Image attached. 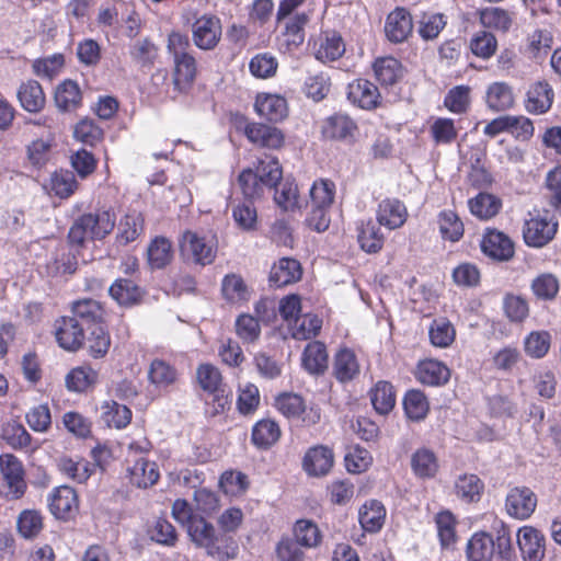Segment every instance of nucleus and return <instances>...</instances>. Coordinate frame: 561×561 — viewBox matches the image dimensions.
<instances>
[{"mask_svg": "<svg viewBox=\"0 0 561 561\" xmlns=\"http://www.w3.org/2000/svg\"><path fill=\"white\" fill-rule=\"evenodd\" d=\"M116 226V214L112 206L96 207L83 213L71 224L66 242L76 248H87L88 241H102Z\"/></svg>", "mask_w": 561, "mask_h": 561, "instance_id": "f257e3e1", "label": "nucleus"}, {"mask_svg": "<svg viewBox=\"0 0 561 561\" xmlns=\"http://www.w3.org/2000/svg\"><path fill=\"white\" fill-rule=\"evenodd\" d=\"M465 553L467 561H513L516 557L511 530L504 524L495 529L494 535L483 530L473 533Z\"/></svg>", "mask_w": 561, "mask_h": 561, "instance_id": "f03ea898", "label": "nucleus"}, {"mask_svg": "<svg viewBox=\"0 0 561 561\" xmlns=\"http://www.w3.org/2000/svg\"><path fill=\"white\" fill-rule=\"evenodd\" d=\"M191 43L186 34L173 31L168 35L167 50L172 57V84L178 93H188L197 77V61L190 50Z\"/></svg>", "mask_w": 561, "mask_h": 561, "instance_id": "7ed1b4c3", "label": "nucleus"}, {"mask_svg": "<svg viewBox=\"0 0 561 561\" xmlns=\"http://www.w3.org/2000/svg\"><path fill=\"white\" fill-rule=\"evenodd\" d=\"M196 381L204 392L213 397L210 412L213 416L230 409L231 392L217 366L210 363L199 364L196 368Z\"/></svg>", "mask_w": 561, "mask_h": 561, "instance_id": "20e7f679", "label": "nucleus"}, {"mask_svg": "<svg viewBox=\"0 0 561 561\" xmlns=\"http://www.w3.org/2000/svg\"><path fill=\"white\" fill-rule=\"evenodd\" d=\"M274 407L284 417L297 421L304 427L313 426L321 420V409L318 405H307L301 396L293 392L278 394Z\"/></svg>", "mask_w": 561, "mask_h": 561, "instance_id": "39448f33", "label": "nucleus"}, {"mask_svg": "<svg viewBox=\"0 0 561 561\" xmlns=\"http://www.w3.org/2000/svg\"><path fill=\"white\" fill-rule=\"evenodd\" d=\"M359 134L357 122L345 112H335L321 121V139L329 142L354 145Z\"/></svg>", "mask_w": 561, "mask_h": 561, "instance_id": "423d86ee", "label": "nucleus"}, {"mask_svg": "<svg viewBox=\"0 0 561 561\" xmlns=\"http://www.w3.org/2000/svg\"><path fill=\"white\" fill-rule=\"evenodd\" d=\"M523 225V239L528 247L542 248L552 241L559 224L548 210L529 213Z\"/></svg>", "mask_w": 561, "mask_h": 561, "instance_id": "0eeeda50", "label": "nucleus"}, {"mask_svg": "<svg viewBox=\"0 0 561 561\" xmlns=\"http://www.w3.org/2000/svg\"><path fill=\"white\" fill-rule=\"evenodd\" d=\"M180 254L184 260L205 266L216 259L217 247L205 236L193 230H185L179 239Z\"/></svg>", "mask_w": 561, "mask_h": 561, "instance_id": "6e6552de", "label": "nucleus"}, {"mask_svg": "<svg viewBox=\"0 0 561 561\" xmlns=\"http://www.w3.org/2000/svg\"><path fill=\"white\" fill-rule=\"evenodd\" d=\"M194 45L205 51L218 47L222 37V23L218 15L204 13L196 16L191 26Z\"/></svg>", "mask_w": 561, "mask_h": 561, "instance_id": "1a4fd4ad", "label": "nucleus"}, {"mask_svg": "<svg viewBox=\"0 0 561 561\" xmlns=\"http://www.w3.org/2000/svg\"><path fill=\"white\" fill-rule=\"evenodd\" d=\"M57 345L69 353H77L84 346V328L73 316H60L54 320L51 331Z\"/></svg>", "mask_w": 561, "mask_h": 561, "instance_id": "9d476101", "label": "nucleus"}, {"mask_svg": "<svg viewBox=\"0 0 561 561\" xmlns=\"http://www.w3.org/2000/svg\"><path fill=\"white\" fill-rule=\"evenodd\" d=\"M243 123V135L255 147L280 150L285 146L286 136L280 128L259 122H247L245 119Z\"/></svg>", "mask_w": 561, "mask_h": 561, "instance_id": "9b49d317", "label": "nucleus"}, {"mask_svg": "<svg viewBox=\"0 0 561 561\" xmlns=\"http://www.w3.org/2000/svg\"><path fill=\"white\" fill-rule=\"evenodd\" d=\"M0 471L8 488L7 497L19 500L24 496L27 483L22 461L13 454L0 455Z\"/></svg>", "mask_w": 561, "mask_h": 561, "instance_id": "f8f14e48", "label": "nucleus"}, {"mask_svg": "<svg viewBox=\"0 0 561 561\" xmlns=\"http://www.w3.org/2000/svg\"><path fill=\"white\" fill-rule=\"evenodd\" d=\"M481 252L494 262H510L515 256V243L503 231L486 228L480 241Z\"/></svg>", "mask_w": 561, "mask_h": 561, "instance_id": "ddd939ff", "label": "nucleus"}, {"mask_svg": "<svg viewBox=\"0 0 561 561\" xmlns=\"http://www.w3.org/2000/svg\"><path fill=\"white\" fill-rule=\"evenodd\" d=\"M309 45L314 58L322 64L339 60L346 49L342 35L334 30L321 31Z\"/></svg>", "mask_w": 561, "mask_h": 561, "instance_id": "4468645a", "label": "nucleus"}, {"mask_svg": "<svg viewBox=\"0 0 561 561\" xmlns=\"http://www.w3.org/2000/svg\"><path fill=\"white\" fill-rule=\"evenodd\" d=\"M48 508L57 519L69 522L79 513V497L76 490L69 485H60L50 492Z\"/></svg>", "mask_w": 561, "mask_h": 561, "instance_id": "2eb2a0df", "label": "nucleus"}, {"mask_svg": "<svg viewBox=\"0 0 561 561\" xmlns=\"http://www.w3.org/2000/svg\"><path fill=\"white\" fill-rule=\"evenodd\" d=\"M412 14L405 7H396L391 10L385 21L383 32L391 44H402L413 34Z\"/></svg>", "mask_w": 561, "mask_h": 561, "instance_id": "dca6fc26", "label": "nucleus"}, {"mask_svg": "<svg viewBox=\"0 0 561 561\" xmlns=\"http://www.w3.org/2000/svg\"><path fill=\"white\" fill-rule=\"evenodd\" d=\"M70 311L85 331L99 325H107V310L104 302L92 298H80L70 305Z\"/></svg>", "mask_w": 561, "mask_h": 561, "instance_id": "f3484780", "label": "nucleus"}, {"mask_svg": "<svg viewBox=\"0 0 561 561\" xmlns=\"http://www.w3.org/2000/svg\"><path fill=\"white\" fill-rule=\"evenodd\" d=\"M310 22L309 12H297L288 20H284V27L278 36L280 49L286 53L297 50L305 42L306 26Z\"/></svg>", "mask_w": 561, "mask_h": 561, "instance_id": "a211bd4d", "label": "nucleus"}, {"mask_svg": "<svg viewBox=\"0 0 561 561\" xmlns=\"http://www.w3.org/2000/svg\"><path fill=\"white\" fill-rule=\"evenodd\" d=\"M537 507V495L528 486L512 488L505 499L507 514L516 519H528Z\"/></svg>", "mask_w": 561, "mask_h": 561, "instance_id": "6ab92c4d", "label": "nucleus"}, {"mask_svg": "<svg viewBox=\"0 0 561 561\" xmlns=\"http://www.w3.org/2000/svg\"><path fill=\"white\" fill-rule=\"evenodd\" d=\"M347 99L354 105L365 111L378 108L382 96L376 84L367 79H356L347 87Z\"/></svg>", "mask_w": 561, "mask_h": 561, "instance_id": "aec40b11", "label": "nucleus"}, {"mask_svg": "<svg viewBox=\"0 0 561 561\" xmlns=\"http://www.w3.org/2000/svg\"><path fill=\"white\" fill-rule=\"evenodd\" d=\"M87 248H76L67 242L65 248L58 249L55 256L46 264V274L49 277L73 275L79 265V257Z\"/></svg>", "mask_w": 561, "mask_h": 561, "instance_id": "412c9836", "label": "nucleus"}, {"mask_svg": "<svg viewBox=\"0 0 561 561\" xmlns=\"http://www.w3.org/2000/svg\"><path fill=\"white\" fill-rule=\"evenodd\" d=\"M254 110L260 117L270 123L283 122L288 116L287 100L279 94L257 93Z\"/></svg>", "mask_w": 561, "mask_h": 561, "instance_id": "4be33fe9", "label": "nucleus"}, {"mask_svg": "<svg viewBox=\"0 0 561 561\" xmlns=\"http://www.w3.org/2000/svg\"><path fill=\"white\" fill-rule=\"evenodd\" d=\"M517 543L524 561H541L545 557L546 538L533 526H523L518 529Z\"/></svg>", "mask_w": 561, "mask_h": 561, "instance_id": "5701e85b", "label": "nucleus"}, {"mask_svg": "<svg viewBox=\"0 0 561 561\" xmlns=\"http://www.w3.org/2000/svg\"><path fill=\"white\" fill-rule=\"evenodd\" d=\"M554 101V91L546 81L531 83L526 91L524 106L533 115H541L550 111Z\"/></svg>", "mask_w": 561, "mask_h": 561, "instance_id": "b1692460", "label": "nucleus"}, {"mask_svg": "<svg viewBox=\"0 0 561 561\" xmlns=\"http://www.w3.org/2000/svg\"><path fill=\"white\" fill-rule=\"evenodd\" d=\"M110 297L122 308H131L142 302L146 291L133 279L118 277L108 287Z\"/></svg>", "mask_w": 561, "mask_h": 561, "instance_id": "393cba45", "label": "nucleus"}, {"mask_svg": "<svg viewBox=\"0 0 561 561\" xmlns=\"http://www.w3.org/2000/svg\"><path fill=\"white\" fill-rule=\"evenodd\" d=\"M145 232V217L140 211L130 210L121 217L117 224L115 243L127 247L137 241Z\"/></svg>", "mask_w": 561, "mask_h": 561, "instance_id": "a878e982", "label": "nucleus"}, {"mask_svg": "<svg viewBox=\"0 0 561 561\" xmlns=\"http://www.w3.org/2000/svg\"><path fill=\"white\" fill-rule=\"evenodd\" d=\"M414 376L422 385L440 387L449 381L450 369L440 360L426 358L417 363Z\"/></svg>", "mask_w": 561, "mask_h": 561, "instance_id": "bb28decb", "label": "nucleus"}, {"mask_svg": "<svg viewBox=\"0 0 561 561\" xmlns=\"http://www.w3.org/2000/svg\"><path fill=\"white\" fill-rule=\"evenodd\" d=\"M334 463L333 450L324 445L310 447L304 457L302 467L312 477H322L329 473Z\"/></svg>", "mask_w": 561, "mask_h": 561, "instance_id": "cd10ccee", "label": "nucleus"}, {"mask_svg": "<svg viewBox=\"0 0 561 561\" xmlns=\"http://www.w3.org/2000/svg\"><path fill=\"white\" fill-rule=\"evenodd\" d=\"M409 213L403 202L398 198H385L378 204L376 211L377 222L388 229H398L402 227Z\"/></svg>", "mask_w": 561, "mask_h": 561, "instance_id": "c85d7f7f", "label": "nucleus"}, {"mask_svg": "<svg viewBox=\"0 0 561 561\" xmlns=\"http://www.w3.org/2000/svg\"><path fill=\"white\" fill-rule=\"evenodd\" d=\"M360 373L355 352L348 347H341L333 357L332 376L340 383H347L354 380Z\"/></svg>", "mask_w": 561, "mask_h": 561, "instance_id": "c756f323", "label": "nucleus"}, {"mask_svg": "<svg viewBox=\"0 0 561 561\" xmlns=\"http://www.w3.org/2000/svg\"><path fill=\"white\" fill-rule=\"evenodd\" d=\"M99 371L90 363L71 368L65 377V385L68 391L75 393H87L96 386Z\"/></svg>", "mask_w": 561, "mask_h": 561, "instance_id": "7c9ffc66", "label": "nucleus"}, {"mask_svg": "<svg viewBox=\"0 0 561 561\" xmlns=\"http://www.w3.org/2000/svg\"><path fill=\"white\" fill-rule=\"evenodd\" d=\"M411 471L420 480L434 479L439 472V460L434 450L427 447L417 448L411 456Z\"/></svg>", "mask_w": 561, "mask_h": 561, "instance_id": "2f4dec72", "label": "nucleus"}, {"mask_svg": "<svg viewBox=\"0 0 561 561\" xmlns=\"http://www.w3.org/2000/svg\"><path fill=\"white\" fill-rule=\"evenodd\" d=\"M127 471L130 484L140 489L154 485L160 478L157 463L144 456L134 459L133 465L128 467Z\"/></svg>", "mask_w": 561, "mask_h": 561, "instance_id": "473e14b6", "label": "nucleus"}, {"mask_svg": "<svg viewBox=\"0 0 561 561\" xmlns=\"http://www.w3.org/2000/svg\"><path fill=\"white\" fill-rule=\"evenodd\" d=\"M302 268L299 261L293 257H282L274 263L270 272L271 286L280 288L300 280Z\"/></svg>", "mask_w": 561, "mask_h": 561, "instance_id": "72a5a7b5", "label": "nucleus"}, {"mask_svg": "<svg viewBox=\"0 0 561 561\" xmlns=\"http://www.w3.org/2000/svg\"><path fill=\"white\" fill-rule=\"evenodd\" d=\"M111 346L112 336L108 325H99L85 331L83 348L92 359L99 360L105 358Z\"/></svg>", "mask_w": 561, "mask_h": 561, "instance_id": "f704fd0d", "label": "nucleus"}, {"mask_svg": "<svg viewBox=\"0 0 561 561\" xmlns=\"http://www.w3.org/2000/svg\"><path fill=\"white\" fill-rule=\"evenodd\" d=\"M82 91L77 81L66 79L57 84L54 102L60 112H73L82 105Z\"/></svg>", "mask_w": 561, "mask_h": 561, "instance_id": "c9c22d12", "label": "nucleus"}, {"mask_svg": "<svg viewBox=\"0 0 561 561\" xmlns=\"http://www.w3.org/2000/svg\"><path fill=\"white\" fill-rule=\"evenodd\" d=\"M373 70L376 80L382 87L394 85L403 78L404 75V67L402 62L392 56L376 58L373 62Z\"/></svg>", "mask_w": 561, "mask_h": 561, "instance_id": "e433bc0d", "label": "nucleus"}, {"mask_svg": "<svg viewBox=\"0 0 561 561\" xmlns=\"http://www.w3.org/2000/svg\"><path fill=\"white\" fill-rule=\"evenodd\" d=\"M386 515L385 505L380 501L371 499L360 506L358 522L366 533L376 534L383 527Z\"/></svg>", "mask_w": 561, "mask_h": 561, "instance_id": "4c0bfd02", "label": "nucleus"}, {"mask_svg": "<svg viewBox=\"0 0 561 561\" xmlns=\"http://www.w3.org/2000/svg\"><path fill=\"white\" fill-rule=\"evenodd\" d=\"M374 410L380 415L389 414L396 407L397 393L388 380H378L368 391Z\"/></svg>", "mask_w": 561, "mask_h": 561, "instance_id": "58836bf2", "label": "nucleus"}, {"mask_svg": "<svg viewBox=\"0 0 561 561\" xmlns=\"http://www.w3.org/2000/svg\"><path fill=\"white\" fill-rule=\"evenodd\" d=\"M16 96L22 108L28 113H38L46 104L44 90L41 83L34 79L22 82Z\"/></svg>", "mask_w": 561, "mask_h": 561, "instance_id": "ea45409f", "label": "nucleus"}, {"mask_svg": "<svg viewBox=\"0 0 561 561\" xmlns=\"http://www.w3.org/2000/svg\"><path fill=\"white\" fill-rule=\"evenodd\" d=\"M174 257L172 242L163 236L150 240L147 248V263L151 270L165 268Z\"/></svg>", "mask_w": 561, "mask_h": 561, "instance_id": "a19ab883", "label": "nucleus"}, {"mask_svg": "<svg viewBox=\"0 0 561 561\" xmlns=\"http://www.w3.org/2000/svg\"><path fill=\"white\" fill-rule=\"evenodd\" d=\"M1 439L14 450L33 449V437L25 426L18 420L4 422L0 431Z\"/></svg>", "mask_w": 561, "mask_h": 561, "instance_id": "79ce46f5", "label": "nucleus"}, {"mask_svg": "<svg viewBox=\"0 0 561 561\" xmlns=\"http://www.w3.org/2000/svg\"><path fill=\"white\" fill-rule=\"evenodd\" d=\"M280 436L282 430L276 421L262 419L252 427L251 442L256 448L267 450L279 440Z\"/></svg>", "mask_w": 561, "mask_h": 561, "instance_id": "37998d69", "label": "nucleus"}, {"mask_svg": "<svg viewBox=\"0 0 561 561\" xmlns=\"http://www.w3.org/2000/svg\"><path fill=\"white\" fill-rule=\"evenodd\" d=\"M484 482L474 473L460 474L454 485L456 496L463 503H478L484 492Z\"/></svg>", "mask_w": 561, "mask_h": 561, "instance_id": "c03bdc74", "label": "nucleus"}, {"mask_svg": "<svg viewBox=\"0 0 561 561\" xmlns=\"http://www.w3.org/2000/svg\"><path fill=\"white\" fill-rule=\"evenodd\" d=\"M380 226L371 219L357 225V242L366 253H378L382 249L385 236Z\"/></svg>", "mask_w": 561, "mask_h": 561, "instance_id": "a18cd8bd", "label": "nucleus"}, {"mask_svg": "<svg viewBox=\"0 0 561 561\" xmlns=\"http://www.w3.org/2000/svg\"><path fill=\"white\" fill-rule=\"evenodd\" d=\"M57 468L64 476L77 483H85L94 472V465L82 457H60Z\"/></svg>", "mask_w": 561, "mask_h": 561, "instance_id": "49530a36", "label": "nucleus"}, {"mask_svg": "<svg viewBox=\"0 0 561 561\" xmlns=\"http://www.w3.org/2000/svg\"><path fill=\"white\" fill-rule=\"evenodd\" d=\"M302 365L310 374L322 375L328 369L327 346L320 341L309 342L302 353Z\"/></svg>", "mask_w": 561, "mask_h": 561, "instance_id": "de8ad7c7", "label": "nucleus"}, {"mask_svg": "<svg viewBox=\"0 0 561 561\" xmlns=\"http://www.w3.org/2000/svg\"><path fill=\"white\" fill-rule=\"evenodd\" d=\"M502 201L490 193H479L468 201V207L472 216L480 220H489L495 217L502 209Z\"/></svg>", "mask_w": 561, "mask_h": 561, "instance_id": "09e8293b", "label": "nucleus"}, {"mask_svg": "<svg viewBox=\"0 0 561 561\" xmlns=\"http://www.w3.org/2000/svg\"><path fill=\"white\" fill-rule=\"evenodd\" d=\"M79 183L69 170H58L51 173L45 188L50 195L61 199L69 198L78 190Z\"/></svg>", "mask_w": 561, "mask_h": 561, "instance_id": "8fccbe9b", "label": "nucleus"}, {"mask_svg": "<svg viewBox=\"0 0 561 561\" xmlns=\"http://www.w3.org/2000/svg\"><path fill=\"white\" fill-rule=\"evenodd\" d=\"M101 419L108 427L122 430L127 427L133 419L131 410L115 400H106L101 404Z\"/></svg>", "mask_w": 561, "mask_h": 561, "instance_id": "3c124183", "label": "nucleus"}, {"mask_svg": "<svg viewBox=\"0 0 561 561\" xmlns=\"http://www.w3.org/2000/svg\"><path fill=\"white\" fill-rule=\"evenodd\" d=\"M405 416L413 422L423 421L430 413V401L420 389L408 390L402 400Z\"/></svg>", "mask_w": 561, "mask_h": 561, "instance_id": "603ef678", "label": "nucleus"}, {"mask_svg": "<svg viewBox=\"0 0 561 561\" xmlns=\"http://www.w3.org/2000/svg\"><path fill=\"white\" fill-rule=\"evenodd\" d=\"M221 294L230 305L240 306L250 298V290L243 278L234 273L227 274L221 282Z\"/></svg>", "mask_w": 561, "mask_h": 561, "instance_id": "864d4df0", "label": "nucleus"}, {"mask_svg": "<svg viewBox=\"0 0 561 561\" xmlns=\"http://www.w3.org/2000/svg\"><path fill=\"white\" fill-rule=\"evenodd\" d=\"M479 21L485 28H492L500 32H507L512 24L513 12L501 7H488L478 11Z\"/></svg>", "mask_w": 561, "mask_h": 561, "instance_id": "5fc2aeb1", "label": "nucleus"}, {"mask_svg": "<svg viewBox=\"0 0 561 561\" xmlns=\"http://www.w3.org/2000/svg\"><path fill=\"white\" fill-rule=\"evenodd\" d=\"M485 101L494 112L510 110L515 103L512 87L506 82H493L486 90Z\"/></svg>", "mask_w": 561, "mask_h": 561, "instance_id": "6e6d98bb", "label": "nucleus"}, {"mask_svg": "<svg viewBox=\"0 0 561 561\" xmlns=\"http://www.w3.org/2000/svg\"><path fill=\"white\" fill-rule=\"evenodd\" d=\"M274 188V202L283 211L300 209V195L295 181H280Z\"/></svg>", "mask_w": 561, "mask_h": 561, "instance_id": "4d7b16f0", "label": "nucleus"}, {"mask_svg": "<svg viewBox=\"0 0 561 561\" xmlns=\"http://www.w3.org/2000/svg\"><path fill=\"white\" fill-rule=\"evenodd\" d=\"M437 537L443 548H449L457 541V518L449 510L439 511L434 517Z\"/></svg>", "mask_w": 561, "mask_h": 561, "instance_id": "13d9d810", "label": "nucleus"}, {"mask_svg": "<svg viewBox=\"0 0 561 561\" xmlns=\"http://www.w3.org/2000/svg\"><path fill=\"white\" fill-rule=\"evenodd\" d=\"M251 169L270 188L275 187L283 179V168L276 157L265 156Z\"/></svg>", "mask_w": 561, "mask_h": 561, "instance_id": "bf43d9fd", "label": "nucleus"}, {"mask_svg": "<svg viewBox=\"0 0 561 561\" xmlns=\"http://www.w3.org/2000/svg\"><path fill=\"white\" fill-rule=\"evenodd\" d=\"M179 374L176 368L170 363L156 358L151 362L148 378L149 381L159 389H165L174 385L178 380Z\"/></svg>", "mask_w": 561, "mask_h": 561, "instance_id": "052dcab7", "label": "nucleus"}, {"mask_svg": "<svg viewBox=\"0 0 561 561\" xmlns=\"http://www.w3.org/2000/svg\"><path fill=\"white\" fill-rule=\"evenodd\" d=\"M437 222L439 233L444 240L458 242L463 237V222L454 210H442L437 216Z\"/></svg>", "mask_w": 561, "mask_h": 561, "instance_id": "680f3d73", "label": "nucleus"}, {"mask_svg": "<svg viewBox=\"0 0 561 561\" xmlns=\"http://www.w3.org/2000/svg\"><path fill=\"white\" fill-rule=\"evenodd\" d=\"M428 133L435 146H447L456 141L459 130L453 118L437 117L431 124Z\"/></svg>", "mask_w": 561, "mask_h": 561, "instance_id": "e2e57ef3", "label": "nucleus"}, {"mask_svg": "<svg viewBox=\"0 0 561 561\" xmlns=\"http://www.w3.org/2000/svg\"><path fill=\"white\" fill-rule=\"evenodd\" d=\"M335 193L336 186L332 180L323 178L314 180L309 192L311 206L331 208Z\"/></svg>", "mask_w": 561, "mask_h": 561, "instance_id": "0e129e2a", "label": "nucleus"}, {"mask_svg": "<svg viewBox=\"0 0 561 561\" xmlns=\"http://www.w3.org/2000/svg\"><path fill=\"white\" fill-rule=\"evenodd\" d=\"M44 528V519L39 511L24 510L16 519V529L24 539H35Z\"/></svg>", "mask_w": 561, "mask_h": 561, "instance_id": "69168bd1", "label": "nucleus"}, {"mask_svg": "<svg viewBox=\"0 0 561 561\" xmlns=\"http://www.w3.org/2000/svg\"><path fill=\"white\" fill-rule=\"evenodd\" d=\"M428 335L432 345L446 348L455 341L456 330L448 319L437 318L430 324Z\"/></svg>", "mask_w": 561, "mask_h": 561, "instance_id": "338daca9", "label": "nucleus"}, {"mask_svg": "<svg viewBox=\"0 0 561 561\" xmlns=\"http://www.w3.org/2000/svg\"><path fill=\"white\" fill-rule=\"evenodd\" d=\"M545 187L549 206L561 217V164L548 171Z\"/></svg>", "mask_w": 561, "mask_h": 561, "instance_id": "774afa93", "label": "nucleus"}]
</instances>
